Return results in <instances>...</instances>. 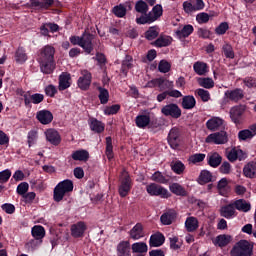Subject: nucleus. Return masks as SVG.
I'll list each match as a JSON object with an SVG mask.
<instances>
[{
	"label": "nucleus",
	"instance_id": "nucleus-1",
	"mask_svg": "<svg viewBox=\"0 0 256 256\" xmlns=\"http://www.w3.org/2000/svg\"><path fill=\"white\" fill-rule=\"evenodd\" d=\"M37 62L40 65L41 73L51 75L55 71L57 64L55 63V47L46 45L38 51Z\"/></svg>",
	"mask_w": 256,
	"mask_h": 256
},
{
	"label": "nucleus",
	"instance_id": "nucleus-2",
	"mask_svg": "<svg viewBox=\"0 0 256 256\" xmlns=\"http://www.w3.org/2000/svg\"><path fill=\"white\" fill-rule=\"evenodd\" d=\"M69 41L72 45H78L88 55L93 51V35L84 32L82 36H71Z\"/></svg>",
	"mask_w": 256,
	"mask_h": 256
},
{
	"label": "nucleus",
	"instance_id": "nucleus-3",
	"mask_svg": "<svg viewBox=\"0 0 256 256\" xmlns=\"http://www.w3.org/2000/svg\"><path fill=\"white\" fill-rule=\"evenodd\" d=\"M73 192V181L66 179L59 182L54 188L53 199L56 203L63 201V197Z\"/></svg>",
	"mask_w": 256,
	"mask_h": 256
},
{
	"label": "nucleus",
	"instance_id": "nucleus-4",
	"mask_svg": "<svg viewBox=\"0 0 256 256\" xmlns=\"http://www.w3.org/2000/svg\"><path fill=\"white\" fill-rule=\"evenodd\" d=\"M162 15L163 6L157 4L148 14L137 16L136 23L138 25H150V23H154V21H157V19H159V17H161Z\"/></svg>",
	"mask_w": 256,
	"mask_h": 256
},
{
	"label": "nucleus",
	"instance_id": "nucleus-5",
	"mask_svg": "<svg viewBox=\"0 0 256 256\" xmlns=\"http://www.w3.org/2000/svg\"><path fill=\"white\" fill-rule=\"evenodd\" d=\"M231 256H253V243L240 240L230 251Z\"/></svg>",
	"mask_w": 256,
	"mask_h": 256
},
{
	"label": "nucleus",
	"instance_id": "nucleus-6",
	"mask_svg": "<svg viewBox=\"0 0 256 256\" xmlns=\"http://www.w3.org/2000/svg\"><path fill=\"white\" fill-rule=\"evenodd\" d=\"M133 187V180H131V176H129V172L122 171L119 177V186L118 193L120 197H127L129 193H131V189Z\"/></svg>",
	"mask_w": 256,
	"mask_h": 256
},
{
	"label": "nucleus",
	"instance_id": "nucleus-7",
	"mask_svg": "<svg viewBox=\"0 0 256 256\" xmlns=\"http://www.w3.org/2000/svg\"><path fill=\"white\" fill-rule=\"evenodd\" d=\"M146 192L151 197H161V199H169V197H171L169 190L157 183H150L146 185Z\"/></svg>",
	"mask_w": 256,
	"mask_h": 256
},
{
	"label": "nucleus",
	"instance_id": "nucleus-8",
	"mask_svg": "<svg viewBox=\"0 0 256 256\" xmlns=\"http://www.w3.org/2000/svg\"><path fill=\"white\" fill-rule=\"evenodd\" d=\"M227 141V132L225 131L212 133L205 139V143H213L214 145H225Z\"/></svg>",
	"mask_w": 256,
	"mask_h": 256
},
{
	"label": "nucleus",
	"instance_id": "nucleus-9",
	"mask_svg": "<svg viewBox=\"0 0 256 256\" xmlns=\"http://www.w3.org/2000/svg\"><path fill=\"white\" fill-rule=\"evenodd\" d=\"M161 113L165 115V117L179 119V117H181V108H179L177 104H168L162 107Z\"/></svg>",
	"mask_w": 256,
	"mask_h": 256
},
{
	"label": "nucleus",
	"instance_id": "nucleus-10",
	"mask_svg": "<svg viewBox=\"0 0 256 256\" xmlns=\"http://www.w3.org/2000/svg\"><path fill=\"white\" fill-rule=\"evenodd\" d=\"M246 109L247 108L243 105L234 106L230 109V119H232L235 125H241V117H243V114L245 113Z\"/></svg>",
	"mask_w": 256,
	"mask_h": 256
},
{
	"label": "nucleus",
	"instance_id": "nucleus-11",
	"mask_svg": "<svg viewBox=\"0 0 256 256\" xmlns=\"http://www.w3.org/2000/svg\"><path fill=\"white\" fill-rule=\"evenodd\" d=\"M168 143L172 149H177L181 143V132L179 128L174 127L170 130L168 134Z\"/></svg>",
	"mask_w": 256,
	"mask_h": 256
},
{
	"label": "nucleus",
	"instance_id": "nucleus-12",
	"mask_svg": "<svg viewBox=\"0 0 256 256\" xmlns=\"http://www.w3.org/2000/svg\"><path fill=\"white\" fill-rule=\"evenodd\" d=\"M44 135L46 137V141H48V143H50L51 145L57 147V145L61 144V134H59L57 130L53 128L47 129L44 132Z\"/></svg>",
	"mask_w": 256,
	"mask_h": 256
},
{
	"label": "nucleus",
	"instance_id": "nucleus-13",
	"mask_svg": "<svg viewBox=\"0 0 256 256\" xmlns=\"http://www.w3.org/2000/svg\"><path fill=\"white\" fill-rule=\"evenodd\" d=\"M195 29L193 28V25L187 24L184 26H180L176 31H175V37L177 39H180V41H183V39H187Z\"/></svg>",
	"mask_w": 256,
	"mask_h": 256
},
{
	"label": "nucleus",
	"instance_id": "nucleus-14",
	"mask_svg": "<svg viewBox=\"0 0 256 256\" xmlns=\"http://www.w3.org/2000/svg\"><path fill=\"white\" fill-rule=\"evenodd\" d=\"M227 159H229L232 163L233 161H244L247 159V154L243 152L240 148H232L231 150L227 151Z\"/></svg>",
	"mask_w": 256,
	"mask_h": 256
},
{
	"label": "nucleus",
	"instance_id": "nucleus-15",
	"mask_svg": "<svg viewBox=\"0 0 256 256\" xmlns=\"http://www.w3.org/2000/svg\"><path fill=\"white\" fill-rule=\"evenodd\" d=\"M135 124L138 129H147L151 125V114H139L135 118Z\"/></svg>",
	"mask_w": 256,
	"mask_h": 256
},
{
	"label": "nucleus",
	"instance_id": "nucleus-16",
	"mask_svg": "<svg viewBox=\"0 0 256 256\" xmlns=\"http://www.w3.org/2000/svg\"><path fill=\"white\" fill-rule=\"evenodd\" d=\"M220 215L221 217H225V219H233V217H237L234 202L222 206L220 208Z\"/></svg>",
	"mask_w": 256,
	"mask_h": 256
},
{
	"label": "nucleus",
	"instance_id": "nucleus-17",
	"mask_svg": "<svg viewBox=\"0 0 256 256\" xmlns=\"http://www.w3.org/2000/svg\"><path fill=\"white\" fill-rule=\"evenodd\" d=\"M81 77L78 79V87L83 91H87V88L91 85V73L87 70L81 71Z\"/></svg>",
	"mask_w": 256,
	"mask_h": 256
},
{
	"label": "nucleus",
	"instance_id": "nucleus-18",
	"mask_svg": "<svg viewBox=\"0 0 256 256\" xmlns=\"http://www.w3.org/2000/svg\"><path fill=\"white\" fill-rule=\"evenodd\" d=\"M36 119L42 125H49V123L53 121V113H51L49 110H40L36 114Z\"/></svg>",
	"mask_w": 256,
	"mask_h": 256
},
{
	"label": "nucleus",
	"instance_id": "nucleus-19",
	"mask_svg": "<svg viewBox=\"0 0 256 256\" xmlns=\"http://www.w3.org/2000/svg\"><path fill=\"white\" fill-rule=\"evenodd\" d=\"M85 231H87V225H85V222H78L71 226V235L75 239L83 237Z\"/></svg>",
	"mask_w": 256,
	"mask_h": 256
},
{
	"label": "nucleus",
	"instance_id": "nucleus-20",
	"mask_svg": "<svg viewBox=\"0 0 256 256\" xmlns=\"http://www.w3.org/2000/svg\"><path fill=\"white\" fill-rule=\"evenodd\" d=\"M243 97H245V94L243 93V90L239 88L234 90H227L225 92V98L229 99L230 101H234V103L241 101Z\"/></svg>",
	"mask_w": 256,
	"mask_h": 256
},
{
	"label": "nucleus",
	"instance_id": "nucleus-21",
	"mask_svg": "<svg viewBox=\"0 0 256 256\" xmlns=\"http://www.w3.org/2000/svg\"><path fill=\"white\" fill-rule=\"evenodd\" d=\"M44 99L45 96L43 94H24L25 105H31V103H33L34 105H39V103H43Z\"/></svg>",
	"mask_w": 256,
	"mask_h": 256
},
{
	"label": "nucleus",
	"instance_id": "nucleus-22",
	"mask_svg": "<svg viewBox=\"0 0 256 256\" xmlns=\"http://www.w3.org/2000/svg\"><path fill=\"white\" fill-rule=\"evenodd\" d=\"M130 239L139 241L142 237H145V231L143 230V224L137 223L129 232Z\"/></svg>",
	"mask_w": 256,
	"mask_h": 256
},
{
	"label": "nucleus",
	"instance_id": "nucleus-23",
	"mask_svg": "<svg viewBox=\"0 0 256 256\" xmlns=\"http://www.w3.org/2000/svg\"><path fill=\"white\" fill-rule=\"evenodd\" d=\"M71 87V74L67 72H63L59 76V91H65V89H69Z\"/></svg>",
	"mask_w": 256,
	"mask_h": 256
},
{
	"label": "nucleus",
	"instance_id": "nucleus-24",
	"mask_svg": "<svg viewBox=\"0 0 256 256\" xmlns=\"http://www.w3.org/2000/svg\"><path fill=\"white\" fill-rule=\"evenodd\" d=\"M88 125L94 133H103L105 131V123L99 121L97 118H89Z\"/></svg>",
	"mask_w": 256,
	"mask_h": 256
},
{
	"label": "nucleus",
	"instance_id": "nucleus-25",
	"mask_svg": "<svg viewBox=\"0 0 256 256\" xmlns=\"http://www.w3.org/2000/svg\"><path fill=\"white\" fill-rule=\"evenodd\" d=\"M256 135V124H253L249 129L241 130L238 133L240 141H247L248 139H253Z\"/></svg>",
	"mask_w": 256,
	"mask_h": 256
},
{
	"label": "nucleus",
	"instance_id": "nucleus-26",
	"mask_svg": "<svg viewBox=\"0 0 256 256\" xmlns=\"http://www.w3.org/2000/svg\"><path fill=\"white\" fill-rule=\"evenodd\" d=\"M185 228L188 233H193L199 229V219L196 217L190 216L185 221Z\"/></svg>",
	"mask_w": 256,
	"mask_h": 256
},
{
	"label": "nucleus",
	"instance_id": "nucleus-27",
	"mask_svg": "<svg viewBox=\"0 0 256 256\" xmlns=\"http://www.w3.org/2000/svg\"><path fill=\"white\" fill-rule=\"evenodd\" d=\"M217 189L219 194L222 195V197H227L229 195L231 187H229V181L227 180V178H222L218 182Z\"/></svg>",
	"mask_w": 256,
	"mask_h": 256
},
{
	"label": "nucleus",
	"instance_id": "nucleus-28",
	"mask_svg": "<svg viewBox=\"0 0 256 256\" xmlns=\"http://www.w3.org/2000/svg\"><path fill=\"white\" fill-rule=\"evenodd\" d=\"M118 256H131V247L129 241H121L117 246Z\"/></svg>",
	"mask_w": 256,
	"mask_h": 256
},
{
	"label": "nucleus",
	"instance_id": "nucleus-29",
	"mask_svg": "<svg viewBox=\"0 0 256 256\" xmlns=\"http://www.w3.org/2000/svg\"><path fill=\"white\" fill-rule=\"evenodd\" d=\"M221 125H223V119L219 117H212L206 122V128L208 131H217Z\"/></svg>",
	"mask_w": 256,
	"mask_h": 256
},
{
	"label": "nucleus",
	"instance_id": "nucleus-30",
	"mask_svg": "<svg viewBox=\"0 0 256 256\" xmlns=\"http://www.w3.org/2000/svg\"><path fill=\"white\" fill-rule=\"evenodd\" d=\"M243 173L248 179H255L256 177V162H249L243 168Z\"/></svg>",
	"mask_w": 256,
	"mask_h": 256
},
{
	"label": "nucleus",
	"instance_id": "nucleus-31",
	"mask_svg": "<svg viewBox=\"0 0 256 256\" xmlns=\"http://www.w3.org/2000/svg\"><path fill=\"white\" fill-rule=\"evenodd\" d=\"M233 203L237 211H242L243 213H248V211H251V203L247 202L244 199L236 200Z\"/></svg>",
	"mask_w": 256,
	"mask_h": 256
},
{
	"label": "nucleus",
	"instance_id": "nucleus-32",
	"mask_svg": "<svg viewBox=\"0 0 256 256\" xmlns=\"http://www.w3.org/2000/svg\"><path fill=\"white\" fill-rule=\"evenodd\" d=\"M173 173L176 175H183L185 173V164L180 160H173L170 164Z\"/></svg>",
	"mask_w": 256,
	"mask_h": 256
},
{
	"label": "nucleus",
	"instance_id": "nucleus-33",
	"mask_svg": "<svg viewBox=\"0 0 256 256\" xmlns=\"http://www.w3.org/2000/svg\"><path fill=\"white\" fill-rule=\"evenodd\" d=\"M176 217L177 213H175L173 210H170L161 216L160 221L163 225H171V223L175 221Z\"/></svg>",
	"mask_w": 256,
	"mask_h": 256
},
{
	"label": "nucleus",
	"instance_id": "nucleus-34",
	"mask_svg": "<svg viewBox=\"0 0 256 256\" xmlns=\"http://www.w3.org/2000/svg\"><path fill=\"white\" fill-rule=\"evenodd\" d=\"M169 189H170L171 193H173L174 195H177L179 197H185L187 195V190H185V188L179 183L171 184L169 186Z\"/></svg>",
	"mask_w": 256,
	"mask_h": 256
},
{
	"label": "nucleus",
	"instance_id": "nucleus-35",
	"mask_svg": "<svg viewBox=\"0 0 256 256\" xmlns=\"http://www.w3.org/2000/svg\"><path fill=\"white\" fill-rule=\"evenodd\" d=\"M165 243V236L156 233L150 237V247H161Z\"/></svg>",
	"mask_w": 256,
	"mask_h": 256
},
{
	"label": "nucleus",
	"instance_id": "nucleus-36",
	"mask_svg": "<svg viewBox=\"0 0 256 256\" xmlns=\"http://www.w3.org/2000/svg\"><path fill=\"white\" fill-rule=\"evenodd\" d=\"M54 0H30V4L32 7H36V9H49L51 5H53Z\"/></svg>",
	"mask_w": 256,
	"mask_h": 256
},
{
	"label": "nucleus",
	"instance_id": "nucleus-37",
	"mask_svg": "<svg viewBox=\"0 0 256 256\" xmlns=\"http://www.w3.org/2000/svg\"><path fill=\"white\" fill-rule=\"evenodd\" d=\"M230 243L231 236L225 234L217 236L214 240V245H216L217 247H227V245H229Z\"/></svg>",
	"mask_w": 256,
	"mask_h": 256
},
{
	"label": "nucleus",
	"instance_id": "nucleus-38",
	"mask_svg": "<svg viewBox=\"0 0 256 256\" xmlns=\"http://www.w3.org/2000/svg\"><path fill=\"white\" fill-rule=\"evenodd\" d=\"M221 161H222L221 155H219L216 152L208 155V165H210V167H214V168L219 167L221 165Z\"/></svg>",
	"mask_w": 256,
	"mask_h": 256
},
{
	"label": "nucleus",
	"instance_id": "nucleus-39",
	"mask_svg": "<svg viewBox=\"0 0 256 256\" xmlns=\"http://www.w3.org/2000/svg\"><path fill=\"white\" fill-rule=\"evenodd\" d=\"M72 159L74 161H88L89 152L87 150H77L72 153Z\"/></svg>",
	"mask_w": 256,
	"mask_h": 256
},
{
	"label": "nucleus",
	"instance_id": "nucleus-40",
	"mask_svg": "<svg viewBox=\"0 0 256 256\" xmlns=\"http://www.w3.org/2000/svg\"><path fill=\"white\" fill-rule=\"evenodd\" d=\"M212 180H213V175L211 174V172H209L208 170H202L200 172V175L198 178V183L200 185H205L206 183H211Z\"/></svg>",
	"mask_w": 256,
	"mask_h": 256
},
{
	"label": "nucleus",
	"instance_id": "nucleus-41",
	"mask_svg": "<svg viewBox=\"0 0 256 256\" xmlns=\"http://www.w3.org/2000/svg\"><path fill=\"white\" fill-rule=\"evenodd\" d=\"M131 249L133 253H139L140 255H143V253H147L149 248L145 242H136L132 244Z\"/></svg>",
	"mask_w": 256,
	"mask_h": 256
},
{
	"label": "nucleus",
	"instance_id": "nucleus-42",
	"mask_svg": "<svg viewBox=\"0 0 256 256\" xmlns=\"http://www.w3.org/2000/svg\"><path fill=\"white\" fill-rule=\"evenodd\" d=\"M31 233L34 239L43 241V238L45 237V228L43 226L36 225L32 228Z\"/></svg>",
	"mask_w": 256,
	"mask_h": 256
},
{
	"label": "nucleus",
	"instance_id": "nucleus-43",
	"mask_svg": "<svg viewBox=\"0 0 256 256\" xmlns=\"http://www.w3.org/2000/svg\"><path fill=\"white\" fill-rule=\"evenodd\" d=\"M173 42V38L171 36H160L155 42V47H169V45Z\"/></svg>",
	"mask_w": 256,
	"mask_h": 256
},
{
	"label": "nucleus",
	"instance_id": "nucleus-44",
	"mask_svg": "<svg viewBox=\"0 0 256 256\" xmlns=\"http://www.w3.org/2000/svg\"><path fill=\"white\" fill-rule=\"evenodd\" d=\"M193 69L197 75H205L209 71V66L205 62H196L193 65Z\"/></svg>",
	"mask_w": 256,
	"mask_h": 256
},
{
	"label": "nucleus",
	"instance_id": "nucleus-45",
	"mask_svg": "<svg viewBox=\"0 0 256 256\" xmlns=\"http://www.w3.org/2000/svg\"><path fill=\"white\" fill-rule=\"evenodd\" d=\"M15 61L16 63H25L27 61V53L25 52V49L23 47H19L15 52Z\"/></svg>",
	"mask_w": 256,
	"mask_h": 256
},
{
	"label": "nucleus",
	"instance_id": "nucleus-46",
	"mask_svg": "<svg viewBox=\"0 0 256 256\" xmlns=\"http://www.w3.org/2000/svg\"><path fill=\"white\" fill-rule=\"evenodd\" d=\"M135 11H137V13H141V15H148L149 6L145 1L139 0L135 4Z\"/></svg>",
	"mask_w": 256,
	"mask_h": 256
},
{
	"label": "nucleus",
	"instance_id": "nucleus-47",
	"mask_svg": "<svg viewBox=\"0 0 256 256\" xmlns=\"http://www.w3.org/2000/svg\"><path fill=\"white\" fill-rule=\"evenodd\" d=\"M205 157L206 155L203 153L193 154L188 158V163L189 165H197L198 163H203V161H205Z\"/></svg>",
	"mask_w": 256,
	"mask_h": 256
},
{
	"label": "nucleus",
	"instance_id": "nucleus-48",
	"mask_svg": "<svg viewBox=\"0 0 256 256\" xmlns=\"http://www.w3.org/2000/svg\"><path fill=\"white\" fill-rule=\"evenodd\" d=\"M196 104H197V101L195 100V97H193V96H185L182 99L183 109H193V107H195Z\"/></svg>",
	"mask_w": 256,
	"mask_h": 256
},
{
	"label": "nucleus",
	"instance_id": "nucleus-49",
	"mask_svg": "<svg viewBox=\"0 0 256 256\" xmlns=\"http://www.w3.org/2000/svg\"><path fill=\"white\" fill-rule=\"evenodd\" d=\"M147 87H159L160 91H165V79L163 78H156L147 83Z\"/></svg>",
	"mask_w": 256,
	"mask_h": 256
},
{
	"label": "nucleus",
	"instance_id": "nucleus-50",
	"mask_svg": "<svg viewBox=\"0 0 256 256\" xmlns=\"http://www.w3.org/2000/svg\"><path fill=\"white\" fill-rule=\"evenodd\" d=\"M105 155H106L107 159H109V161H111V159H113V157H114V155H113V139L110 136L106 137Z\"/></svg>",
	"mask_w": 256,
	"mask_h": 256
},
{
	"label": "nucleus",
	"instance_id": "nucleus-51",
	"mask_svg": "<svg viewBox=\"0 0 256 256\" xmlns=\"http://www.w3.org/2000/svg\"><path fill=\"white\" fill-rule=\"evenodd\" d=\"M158 36H159V28L157 26L150 27L145 33V37L146 39H148V41H153V39H156V37Z\"/></svg>",
	"mask_w": 256,
	"mask_h": 256
},
{
	"label": "nucleus",
	"instance_id": "nucleus-52",
	"mask_svg": "<svg viewBox=\"0 0 256 256\" xmlns=\"http://www.w3.org/2000/svg\"><path fill=\"white\" fill-rule=\"evenodd\" d=\"M198 83L200 87H204V89H213V87H215V82L211 78H200Z\"/></svg>",
	"mask_w": 256,
	"mask_h": 256
},
{
	"label": "nucleus",
	"instance_id": "nucleus-53",
	"mask_svg": "<svg viewBox=\"0 0 256 256\" xmlns=\"http://www.w3.org/2000/svg\"><path fill=\"white\" fill-rule=\"evenodd\" d=\"M27 139H28V147H33V145L37 143V139H39V134L37 130H31L28 133Z\"/></svg>",
	"mask_w": 256,
	"mask_h": 256
},
{
	"label": "nucleus",
	"instance_id": "nucleus-54",
	"mask_svg": "<svg viewBox=\"0 0 256 256\" xmlns=\"http://www.w3.org/2000/svg\"><path fill=\"white\" fill-rule=\"evenodd\" d=\"M112 11L116 17L121 18V17H125V15H127V8H125V6H123V4L115 6Z\"/></svg>",
	"mask_w": 256,
	"mask_h": 256
},
{
	"label": "nucleus",
	"instance_id": "nucleus-55",
	"mask_svg": "<svg viewBox=\"0 0 256 256\" xmlns=\"http://www.w3.org/2000/svg\"><path fill=\"white\" fill-rule=\"evenodd\" d=\"M182 7H183V11L185 13H187V15H191V14L197 12L195 10V7L193 6V2H191V0L183 2Z\"/></svg>",
	"mask_w": 256,
	"mask_h": 256
},
{
	"label": "nucleus",
	"instance_id": "nucleus-56",
	"mask_svg": "<svg viewBox=\"0 0 256 256\" xmlns=\"http://www.w3.org/2000/svg\"><path fill=\"white\" fill-rule=\"evenodd\" d=\"M170 239V247L177 251V249H181V245H183V241L179 240V237L172 236Z\"/></svg>",
	"mask_w": 256,
	"mask_h": 256
},
{
	"label": "nucleus",
	"instance_id": "nucleus-57",
	"mask_svg": "<svg viewBox=\"0 0 256 256\" xmlns=\"http://www.w3.org/2000/svg\"><path fill=\"white\" fill-rule=\"evenodd\" d=\"M158 70L160 73H169V71H171V63L167 60H161L158 65Z\"/></svg>",
	"mask_w": 256,
	"mask_h": 256
},
{
	"label": "nucleus",
	"instance_id": "nucleus-58",
	"mask_svg": "<svg viewBox=\"0 0 256 256\" xmlns=\"http://www.w3.org/2000/svg\"><path fill=\"white\" fill-rule=\"evenodd\" d=\"M229 31V23L222 22L215 28L216 35H225Z\"/></svg>",
	"mask_w": 256,
	"mask_h": 256
},
{
	"label": "nucleus",
	"instance_id": "nucleus-59",
	"mask_svg": "<svg viewBox=\"0 0 256 256\" xmlns=\"http://www.w3.org/2000/svg\"><path fill=\"white\" fill-rule=\"evenodd\" d=\"M196 93L198 95V97H200V99L202 101H204V103H207V101H209V99H211V94H209V91L199 88L196 90Z\"/></svg>",
	"mask_w": 256,
	"mask_h": 256
},
{
	"label": "nucleus",
	"instance_id": "nucleus-60",
	"mask_svg": "<svg viewBox=\"0 0 256 256\" xmlns=\"http://www.w3.org/2000/svg\"><path fill=\"white\" fill-rule=\"evenodd\" d=\"M151 181H155V183H167V178L163 175V173L157 171L151 176Z\"/></svg>",
	"mask_w": 256,
	"mask_h": 256
},
{
	"label": "nucleus",
	"instance_id": "nucleus-61",
	"mask_svg": "<svg viewBox=\"0 0 256 256\" xmlns=\"http://www.w3.org/2000/svg\"><path fill=\"white\" fill-rule=\"evenodd\" d=\"M100 94L99 99L102 105H105L109 102V91L105 88H99Z\"/></svg>",
	"mask_w": 256,
	"mask_h": 256
},
{
	"label": "nucleus",
	"instance_id": "nucleus-62",
	"mask_svg": "<svg viewBox=\"0 0 256 256\" xmlns=\"http://www.w3.org/2000/svg\"><path fill=\"white\" fill-rule=\"evenodd\" d=\"M223 53L227 59H234L235 58V52H233V47L229 44H225L223 46Z\"/></svg>",
	"mask_w": 256,
	"mask_h": 256
},
{
	"label": "nucleus",
	"instance_id": "nucleus-63",
	"mask_svg": "<svg viewBox=\"0 0 256 256\" xmlns=\"http://www.w3.org/2000/svg\"><path fill=\"white\" fill-rule=\"evenodd\" d=\"M129 69H133V57L126 56L125 60L122 62V70L129 71Z\"/></svg>",
	"mask_w": 256,
	"mask_h": 256
},
{
	"label": "nucleus",
	"instance_id": "nucleus-64",
	"mask_svg": "<svg viewBox=\"0 0 256 256\" xmlns=\"http://www.w3.org/2000/svg\"><path fill=\"white\" fill-rule=\"evenodd\" d=\"M27 191H29V183L22 182L17 186L18 195H21L23 197V195H25Z\"/></svg>",
	"mask_w": 256,
	"mask_h": 256
}]
</instances>
